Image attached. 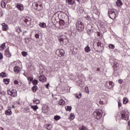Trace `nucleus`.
<instances>
[{
    "label": "nucleus",
    "mask_w": 130,
    "mask_h": 130,
    "mask_svg": "<svg viewBox=\"0 0 130 130\" xmlns=\"http://www.w3.org/2000/svg\"><path fill=\"white\" fill-rule=\"evenodd\" d=\"M39 25L42 28H45V27H46V24L45 23H41Z\"/></svg>",
    "instance_id": "nucleus-30"
},
{
    "label": "nucleus",
    "mask_w": 130,
    "mask_h": 130,
    "mask_svg": "<svg viewBox=\"0 0 130 130\" xmlns=\"http://www.w3.org/2000/svg\"><path fill=\"white\" fill-rule=\"evenodd\" d=\"M66 2L68 5H72L75 4V0H66Z\"/></svg>",
    "instance_id": "nucleus-15"
},
{
    "label": "nucleus",
    "mask_w": 130,
    "mask_h": 130,
    "mask_svg": "<svg viewBox=\"0 0 130 130\" xmlns=\"http://www.w3.org/2000/svg\"><path fill=\"white\" fill-rule=\"evenodd\" d=\"M76 84L79 86V87H84L85 84L84 82L82 80H79L78 81L76 82Z\"/></svg>",
    "instance_id": "nucleus-11"
},
{
    "label": "nucleus",
    "mask_w": 130,
    "mask_h": 130,
    "mask_svg": "<svg viewBox=\"0 0 130 130\" xmlns=\"http://www.w3.org/2000/svg\"><path fill=\"white\" fill-rule=\"evenodd\" d=\"M99 103H100V104H103L104 102L100 100L99 101Z\"/></svg>",
    "instance_id": "nucleus-53"
},
{
    "label": "nucleus",
    "mask_w": 130,
    "mask_h": 130,
    "mask_svg": "<svg viewBox=\"0 0 130 130\" xmlns=\"http://www.w3.org/2000/svg\"><path fill=\"white\" fill-rule=\"evenodd\" d=\"M64 103H66V102H64V101H63V100L61 99L59 102V105H63V104H64Z\"/></svg>",
    "instance_id": "nucleus-31"
},
{
    "label": "nucleus",
    "mask_w": 130,
    "mask_h": 130,
    "mask_svg": "<svg viewBox=\"0 0 130 130\" xmlns=\"http://www.w3.org/2000/svg\"><path fill=\"white\" fill-rule=\"evenodd\" d=\"M93 117L95 119H100L102 117V110H96L93 112Z\"/></svg>",
    "instance_id": "nucleus-4"
},
{
    "label": "nucleus",
    "mask_w": 130,
    "mask_h": 130,
    "mask_svg": "<svg viewBox=\"0 0 130 130\" xmlns=\"http://www.w3.org/2000/svg\"><path fill=\"white\" fill-rule=\"evenodd\" d=\"M56 54L59 57H61L64 55V50L62 49H59L56 51Z\"/></svg>",
    "instance_id": "nucleus-7"
},
{
    "label": "nucleus",
    "mask_w": 130,
    "mask_h": 130,
    "mask_svg": "<svg viewBox=\"0 0 130 130\" xmlns=\"http://www.w3.org/2000/svg\"><path fill=\"white\" fill-rule=\"evenodd\" d=\"M80 13H83V12H84V10H80Z\"/></svg>",
    "instance_id": "nucleus-57"
},
{
    "label": "nucleus",
    "mask_w": 130,
    "mask_h": 130,
    "mask_svg": "<svg viewBox=\"0 0 130 130\" xmlns=\"http://www.w3.org/2000/svg\"><path fill=\"white\" fill-rule=\"evenodd\" d=\"M75 97L77 99H80V98L82 97V93H76L75 94Z\"/></svg>",
    "instance_id": "nucleus-19"
},
{
    "label": "nucleus",
    "mask_w": 130,
    "mask_h": 130,
    "mask_svg": "<svg viewBox=\"0 0 130 130\" xmlns=\"http://www.w3.org/2000/svg\"><path fill=\"white\" fill-rule=\"evenodd\" d=\"M7 3H8L7 0H3L1 2L2 8L5 9V8H6V5H7Z\"/></svg>",
    "instance_id": "nucleus-13"
},
{
    "label": "nucleus",
    "mask_w": 130,
    "mask_h": 130,
    "mask_svg": "<svg viewBox=\"0 0 130 130\" xmlns=\"http://www.w3.org/2000/svg\"><path fill=\"white\" fill-rule=\"evenodd\" d=\"M1 59H3V53H0V60Z\"/></svg>",
    "instance_id": "nucleus-52"
},
{
    "label": "nucleus",
    "mask_w": 130,
    "mask_h": 130,
    "mask_svg": "<svg viewBox=\"0 0 130 130\" xmlns=\"http://www.w3.org/2000/svg\"><path fill=\"white\" fill-rule=\"evenodd\" d=\"M30 107L33 109V110H34V111H37V109H38V106H37V105L35 106L31 105Z\"/></svg>",
    "instance_id": "nucleus-18"
},
{
    "label": "nucleus",
    "mask_w": 130,
    "mask_h": 130,
    "mask_svg": "<svg viewBox=\"0 0 130 130\" xmlns=\"http://www.w3.org/2000/svg\"><path fill=\"white\" fill-rule=\"evenodd\" d=\"M6 54H8V53H10V50H9V49H6L5 50Z\"/></svg>",
    "instance_id": "nucleus-45"
},
{
    "label": "nucleus",
    "mask_w": 130,
    "mask_h": 130,
    "mask_svg": "<svg viewBox=\"0 0 130 130\" xmlns=\"http://www.w3.org/2000/svg\"><path fill=\"white\" fill-rule=\"evenodd\" d=\"M49 86V83H47L46 85V87L47 89H48V86Z\"/></svg>",
    "instance_id": "nucleus-54"
},
{
    "label": "nucleus",
    "mask_w": 130,
    "mask_h": 130,
    "mask_svg": "<svg viewBox=\"0 0 130 130\" xmlns=\"http://www.w3.org/2000/svg\"><path fill=\"white\" fill-rule=\"evenodd\" d=\"M36 8H38V7H39V4H36Z\"/></svg>",
    "instance_id": "nucleus-55"
},
{
    "label": "nucleus",
    "mask_w": 130,
    "mask_h": 130,
    "mask_svg": "<svg viewBox=\"0 0 130 130\" xmlns=\"http://www.w3.org/2000/svg\"><path fill=\"white\" fill-rule=\"evenodd\" d=\"M12 108H15V106L13 105Z\"/></svg>",
    "instance_id": "nucleus-62"
},
{
    "label": "nucleus",
    "mask_w": 130,
    "mask_h": 130,
    "mask_svg": "<svg viewBox=\"0 0 130 130\" xmlns=\"http://www.w3.org/2000/svg\"><path fill=\"white\" fill-rule=\"evenodd\" d=\"M21 54L23 56H24V57H26V56L28 55V53H27V52L23 51L22 52Z\"/></svg>",
    "instance_id": "nucleus-32"
},
{
    "label": "nucleus",
    "mask_w": 130,
    "mask_h": 130,
    "mask_svg": "<svg viewBox=\"0 0 130 130\" xmlns=\"http://www.w3.org/2000/svg\"><path fill=\"white\" fill-rule=\"evenodd\" d=\"M5 114L7 115H11L12 114V111L10 109H8L5 111Z\"/></svg>",
    "instance_id": "nucleus-21"
},
{
    "label": "nucleus",
    "mask_w": 130,
    "mask_h": 130,
    "mask_svg": "<svg viewBox=\"0 0 130 130\" xmlns=\"http://www.w3.org/2000/svg\"><path fill=\"white\" fill-rule=\"evenodd\" d=\"M123 82V81L122 80H121V79H120V80H119V81H118V83H119V84H122Z\"/></svg>",
    "instance_id": "nucleus-49"
},
{
    "label": "nucleus",
    "mask_w": 130,
    "mask_h": 130,
    "mask_svg": "<svg viewBox=\"0 0 130 130\" xmlns=\"http://www.w3.org/2000/svg\"><path fill=\"white\" fill-rule=\"evenodd\" d=\"M116 4L117 7H120L121 6H122V2H121V1L120 0H117L116 2Z\"/></svg>",
    "instance_id": "nucleus-20"
},
{
    "label": "nucleus",
    "mask_w": 130,
    "mask_h": 130,
    "mask_svg": "<svg viewBox=\"0 0 130 130\" xmlns=\"http://www.w3.org/2000/svg\"><path fill=\"white\" fill-rule=\"evenodd\" d=\"M98 36H100V32H98Z\"/></svg>",
    "instance_id": "nucleus-59"
},
{
    "label": "nucleus",
    "mask_w": 130,
    "mask_h": 130,
    "mask_svg": "<svg viewBox=\"0 0 130 130\" xmlns=\"http://www.w3.org/2000/svg\"><path fill=\"white\" fill-rule=\"evenodd\" d=\"M39 80L40 81V82H42V83H44L45 82H46V77H45V76H40L39 77Z\"/></svg>",
    "instance_id": "nucleus-9"
},
{
    "label": "nucleus",
    "mask_w": 130,
    "mask_h": 130,
    "mask_svg": "<svg viewBox=\"0 0 130 130\" xmlns=\"http://www.w3.org/2000/svg\"><path fill=\"white\" fill-rule=\"evenodd\" d=\"M4 83H5L6 85H8L10 83V79H6L3 80Z\"/></svg>",
    "instance_id": "nucleus-29"
},
{
    "label": "nucleus",
    "mask_w": 130,
    "mask_h": 130,
    "mask_svg": "<svg viewBox=\"0 0 130 130\" xmlns=\"http://www.w3.org/2000/svg\"><path fill=\"white\" fill-rule=\"evenodd\" d=\"M76 1H77V2H80V0H76Z\"/></svg>",
    "instance_id": "nucleus-64"
},
{
    "label": "nucleus",
    "mask_w": 130,
    "mask_h": 130,
    "mask_svg": "<svg viewBox=\"0 0 130 130\" xmlns=\"http://www.w3.org/2000/svg\"><path fill=\"white\" fill-rule=\"evenodd\" d=\"M32 80H33V79H30L29 81L30 82H32Z\"/></svg>",
    "instance_id": "nucleus-61"
},
{
    "label": "nucleus",
    "mask_w": 130,
    "mask_h": 130,
    "mask_svg": "<svg viewBox=\"0 0 130 130\" xmlns=\"http://www.w3.org/2000/svg\"><path fill=\"white\" fill-rule=\"evenodd\" d=\"M39 7H40V8H41V7H42V5H41V4H40V5H39Z\"/></svg>",
    "instance_id": "nucleus-63"
},
{
    "label": "nucleus",
    "mask_w": 130,
    "mask_h": 130,
    "mask_svg": "<svg viewBox=\"0 0 130 130\" xmlns=\"http://www.w3.org/2000/svg\"><path fill=\"white\" fill-rule=\"evenodd\" d=\"M127 102H128V99H127V98H124L123 99V104H126V103H127Z\"/></svg>",
    "instance_id": "nucleus-25"
},
{
    "label": "nucleus",
    "mask_w": 130,
    "mask_h": 130,
    "mask_svg": "<svg viewBox=\"0 0 130 130\" xmlns=\"http://www.w3.org/2000/svg\"><path fill=\"white\" fill-rule=\"evenodd\" d=\"M76 26L79 32H82V31H83L85 28V25H84V23L81 21H78L76 22Z\"/></svg>",
    "instance_id": "nucleus-2"
},
{
    "label": "nucleus",
    "mask_w": 130,
    "mask_h": 130,
    "mask_svg": "<svg viewBox=\"0 0 130 130\" xmlns=\"http://www.w3.org/2000/svg\"><path fill=\"white\" fill-rule=\"evenodd\" d=\"M114 86V83L112 81H107L105 83V87H106L105 90L107 89H113Z\"/></svg>",
    "instance_id": "nucleus-6"
},
{
    "label": "nucleus",
    "mask_w": 130,
    "mask_h": 130,
    "mask_svg": "<svg viewBox=\"0 0 130 130\" xmlns=\"http://www.w3.org/2000/svg\"><path fill=\"white\" fill-rule=\"evenodd\" d=\"M12 97H16L17 96V90L16 89H12Z\"/></svg>",
    "instance_id": "nucleus-14"
},
{
    "label": "nucleus",
    "mask_w": 130,
    "mask_h": 130,
    "mask_svg": "<svg viewBox=\"0 0 130 130\" xmlns=\"http://www.w3.org/2000/svg\"><path fill=\"white\" fill-rule=\"evenodd\" d=\"M8 95H10V96L12 97V91L10 90H8Z\"/></svg>",
    "instance_id": "nucleus-43"
},
{
    "label": "nucleus",
    "mask_w": 130,
    "mask_h": 130,
    "mask_svg": "<svg viewBox=\"0 0 130 130\" xmlns=\"http://www.w3.org/2000/svg\"><path fill=\"white\" fill-rule=\"evenodd\" d=\"M24 21L25 22V23H26V24L27 23H30V18H25L24 19Z\"/></svg>",
    "instance_id": "nucleus-35"
},
{
    "label": "nucleus",
    "mask_w": 130,
    "mask_h": 130,
    "mask_svg": "<svg viewBox=\"0 0 130 130\" xmlns=\"http://www.w3.org/2000/svg\"><path fill=\"white\" fill-rule=\"evenodd\" d=\"M46 128L48 130H51L52 129V125L51 124H47Z\"/></svg>",
    "instance_id": "nucleus-27"
},
{
    "label": "nucleus",
    "mask_w": 130,
    "mask_h": 130,
    "mask_svg": "<svg viewBox=\"0 0 130 130\" xmlns=\"http://www.w3.org/2000/svg\"><path fill=\"white\" fill-rule=\"evenodd\" d=\"M129 113L127 111V110H123L121 112V117L122 119H124V120H128V118H129Z\"/></svg>",
    "instance_id": "nucleus-3"
},
{
    "label": "nucleus",
    "mask_w": 130,
    "mask_h": 130,
    "mask_svg": "<svg viewBox=\"0 0 130 130\" xmlns=\"http://www.w3.org/2000/svg\"><path fill=\"white\" fill-rule=\"evenodd\" d=\"M14 71L16 74H19L21 72V68L19 66H15L14 68Z\"/></svg>",
    "instance_id": "nucleus-8"
},
{
    "label": "nucleus",
    "mask_w": 130,
    "mask_h": 130,
    "mask_svg": "<svg viewBox=\"0 0 130 130\" xmlns=\"http://www.w3.org/2000/svg\"><path fill=\"white\" fill-rule=\"evenodd\" d=\"M84 50H85V52H87L88 53L90 52V51H91V48H90V47H89V45H87L85 48Z\"/></svg>",
    "instance_id": "nucleus-17"
},
{
    "label": "nucleus",
    "mask_w": 130,
    "mask_h": 130,
    "mask_svg": "<svg viewBox=\"0 0 130 130\" xmlns=\"http://www.w3.org/2000/svg\"><path fill=\"white\" fill-rule=\"evenodd\" d=\"M16 30L18 32V33H21V32H22V29H21V27L19 26H17L16 27Z\"/></svg>",
    "instance_id": "nucleus-26"
},
{
    "label": "nucleus",
    "mask_w": 130,
    "mask_h": 130,
    "mask_svg": "<svg viewBox=\"0 0 130 130\" xmlns=\"http://www.w3.org/2000/svg\"><path fill=\"white\" fill-rule=\"evenodd\" d=\"M66 110L67 111H71L72 110V107L71 106H67L66 108Z\"/></svg>",
    "instance_id": "nucleus-38"
},
{
    "label": "nucleus",
    "mask_w": 130,
    "mask_h": 130,
    "mask_svg": "<svg viewBox=\"0 0 130 130\" xmlns=\"http://www.w3.org/2000/svg\"><path fill=\"white\" fill-rule=\"evenodd\" d=\"M24 112L25 113H28V112H30V109L28 108H25L24 110Z\"/></svg>",
    "instance_id": "nucleus-33"
},
{
    "label": "nucleus",
    "mask_w": 130,
    "mask_h": 130,
    "mask_svg": "<svg viewBox=\"0 0 130 130\" xmlns=\"http://www.w3.org/2000/svg\"><path fill=\"white\" fill-rule=\"evenodd\" d=\"M14 83L15 85H19V82H18L17 80H15Z\"/></svg>",
    "instance_id": "nucleus-46"
},
{
    "label": "nucleus",
    "mask_w": 130,
    "mask_h": 130,
    "mask_svg": "<svg viewBox=\"0 0 130 130\" xmlns=\"http://www.w3.org/2000/svg\"><path fill=\"white\" fill-rule=\"evenodd\" d=\"M86 20H87V21H91V18H90V16H87L85 17Z\"/></svg>",
    "instance_id": "nucleus-44"
},
{
    "label": "nucleus",
    "mask_w": 130,
    "mask_h": 130,
    "mask_svg": "<svg viewBox=\"0 0 130 130\" xmlns=\"http://www.w3.org/2000/svg\"><path fill=\"white\" fill-rule=\"evenodd\" d=\"M96 44H97L98 47H99V46L101 47V46L102 45V44L101 43V42L99 41L96 43Z\"/></svg>",
    "instance_id": "nucleus-42"
},
{
    "label": "nucleus",
    "mask_w": 130,
    "mask_h": 130,
    "mask_svg": "<svg viewBox=\"0 0 130 130\" xmlns=\"http://www.w3.org/2000/svg\"><path fill=\"white\" fill-rule=\"evenodd\" d=\"M114 75L115 76H117L118 75V70L120 69V67H119V63H117V62H114Z\"/></svg>",
    "instance_id": "nucleus-5"
},
{
    "label": "nucleus",
    "mask_w": 130,
    "mask_h": 130,
    "mask_svg": "<svg viewBox=\"0 0 130 130\" xmlns=\"http://www.w3.org/2000/svg\"><path fill=\"white\" fill-rule=\"evenodd\" d=\"M60 118H61L60 116L58 115H56L54 117V119L56 121L59 120Z\"/></svg>",
    "instance_id": "nucleus-28"
},
{
    "label": "nucleus",
    "mask_w": 130,
    "mask_h": 130,
    "mask_svg": "<svg viewBox=\"0 0 130 130\" xmlns=\"http://www.w3.org/2000/svg\"><path fill=\"white\" fill-rule=\"evenodd\" d=\"M2 30L3 31H7L8 28H9L8 25H7L5 23H3L2 24Z\"/></svg>",
    "instance_id": "nucleus-12"
},
{
    "label": "nucleus",
    "mask_w": 130,
    "mask_h": 130,
    "mask_svg": "<svg viewBox=\"0 0 130 130\" xmlns=\"http://www.w3.org/2000/svg\"><path fill=\"white\" fill-rule=\"evenodd\" d=\"M70 117H71L72 119H74V118H75V116L71 114Z\"/></svg>",
    "instance_id": "nucleus-47"
},
{
    "label": "nucleus",
    "mask_w": 130,
    "mask_h": 130,
    "mask_svg": "<svg viewBox=\"0 0 130 130\" xmlns=\"http://www.w3.org/2000/svg\"><path fill=\"white\" fill-rule=\"evenodd\" d=\"M118 107H120L122 105L121 103H120V102H118Z\"/></svg>",
    "instance_id": "nucleus-48"
},
{
    "label": "nucleus",
    "mask_w": 130,
    "mask_h": 130,
    "mask_svg": "<svg viewBox=\"0 0 130 130\" xmlns=\"http://www.w3.org/2000/svg\"><path fill=\"white\" fill-rule=\"evenodd\" d=\"M61 41H62V42L63 43H65V44H67V43H69V40H68L67 38H61Z\"/></svg>",
    "instance_id": "nucleus-16"
},
{
    "label": "nucleus",
    "mask_w": 130,
    "mask_h": 130,
    "mask_svg": "<svg viewBox=\"0 0 130 130\" xmlns=\"http://www.w3.org/2000/svg\"><path fill=\"white\" fill-rule=\"evenodd\" d=\"M108 15L109 18L112 19V20H114V19L117 17V14L115 13V10H114L113 8L109 9Z\"/></svg>",
    "instance_id": "nucleus-1"
},
{
    "label": "nucleus",
    "mask_w": 130,
    "mask_h": 130,
    "mask_svg": "<svg viewBox=\"0 0 130 130\" xmlns=\"http://www.w3.org/2000/svg\"><path fill=\"white\" fill-rule=\"evenodd\" d=\"M16 104H20V102H19V101H16Z\"/></svg>",
    "instance_id": "nucleus-58"
},
{
    "label": "nucleus",
    "mask_w": 130,
    "mask_h": 130,
    "mask_svg": "<svg viewBox=\"0 0 130 130\" xmlns=\"http://www.w3.org/2000/svg\"><path fill=\"white\" fill-rule=\"evenodd\" d=\"M96 70L98 71V72H99V71H100V68H98L96 69Z\"/></svg>",
    "instance_id": "nucleus-56"
},
{
    "label": "nucleus",
    "mask_w": 130,
    "mask_h": 130,
    "mask_svg": "<svg viewBox=\"0 0 130 130\" xmlns=\"http://www.w3.org/2000/svg\"><path fill=\"white\" fill-rule=\"evenodd\" d=\"M0 77H1V78H5L6 77H7V73H5V72H2L0 74Z\"/></svg>",
    "instance_id": "nucleus-24"
},
{
    "label": "nucleus",
    "mask_w": 130,
    "mask_h": 130,
    "mask_svg": "<svg viewBox=\"0 0 130 130\" xmlns=\"http://www.w3.org/2000/svg\"><path fill=\"white\" fill-rule=\"evenodd\" d=\"M7 54H8L9 57H11L12 56V54H11V52H10V51H9V53H8Z\"/></svg>",
    "instance_id": "nucleus-50"
},
{
    "label": "nucleus",
    "mask_w": 130,
    "mask_h": 130,
    "mask_svg": "<svg viewBox=\"0 0 130 130\" xmlns=\"http://www.w3.org/2000/svg\"><path fill=\"white\" fill-rule=\"evenodd\" d=\"M93 32H94V31H93V29H89L87 30V33L88 34H89V35H91V34H92Z\"/></svg>",
    "instance_id": "nucleus-34"
},
{
    "label": "nucleus",
    "mask_w": 130,
    "mask_h": 130,
    "mask_svg": "<svg viewBox=\"0 0 130 130\" xmlns=\"http://www.w3.org/2000/svg\"><path fill=\"white\" fill-rule=\"evenodd\" d=\"M0 130H4V128H3V127H0Z\"/></svg>",
    "instance_id": "nucleus-60"
},
{
    "label": "nucleus",
    "mask_w": 130,
    "mask_h": 130,
    "mask_svg": "<svg viewBox=\"0 0 130 130\" xmlns=\"http://www.w3.org/2000/svg\"><path fill=\"white\" fill-rule=\"evenodd\" d=\"M33 85H37L38 84V81L36 79L32 80Z\"/></svg>",
    "instance_id": "nucleus-36"
},
{
    "label": "nucleus",
    "mask_w": 130,
    "mask_h": 130,
    "mask_svg": "<svg viewBox=\"0 0 130 130\" xmlns=\"http://www.w3.org/2000/svg\"><path fill=\"white\" fill-rule=\"evenodd\" d=\"M33 103L35 104H39L40 103V101L38 99L34 98V101H33Z\"/></svg>",
    "instance_id": "nucleus-22"
},
{
    "label": "nucleus",
    "mask_w": 130,
    "mask_h": 130,
    "mask_svg": "<svg viewBox=\"0 0 130 130\" xmlns=\"http://www.w3.org/2000/svg\"><path fill=\"white\" fill-rule=\"evenodd\" d=\"M2 48H3V49H5L6 48V43H3L1 45Z\"/></svg>",
    "instance_id": "nucleus-40"
},
{
    "label": "nucleus",
    "mask_w": 130,
    "mask_h": 130,
    "mask_svg": "<svg viewBox=\"0 0 130 130\" xmlns=\"http://www.w3.org/2000/svg\"><path fill=\"white\" fill-rule=\"evenodd\" d=\"M16 8L19 10V11H23L24 10V7L23 6V5L22 4H17L16 5Z\"/></svg>",
    "instance_id": "nucleus-10"
},
{
    "label": "nucleus",
    "mask_w": 130,
    "mask_h": 130,
    "mask_svg": "<svg viewBox=\"0 0 130 130\" xmlns=\"http://www.w3.org/2000/svg\"><path fill=\"white\" fill-rule=\"evenodd\" d=\"M32 91L35 93V92H36L37 90H38V86H37V85L34 86L32 87Z\"/></svg>",
    "instance_id": "nucleus-23"
},
{
    "label": "nucleus",
    "mask_w": 130,
    "mask_h": 130,
    "mask_svg": "<svg viewBox=\"0 0 130 130\" xmlns=\"http://www.w3.org/2000/svg\"><path fill=\"white\" fill-rule=\"evenodd\" d=\"M80 130H89L87 127L84 126H82L80 128Z\"/></svg>",
    "instance_id": "nucleus-37"
},
{
    "label": "nucleus",
    "mask_w": 130,
    "mask_h": 130,
    "mask_svg": "<svg viewBox=\"0 0 130 130\" xmlns=\"http://www.w3.org/2000/svg\"><path fill=\"white\" fill-rule=\"evenodd\" d=\"M109 48H111V49H114V45H113V44H110L109 45Z\"/></svg>",
    "instance_id": "nucleus-39"
},
{
    "label": "nucleus",
    "mask_w": 130,
    "mask_h": 130,
    "mask_svg": "<svg viewBox=\"0 0 130 130\" xmlns=\"http://www.w3.org/2000/svg\"><path fill=\"white\" fill-rule=\"evenodd\" d=\"M73 52H74V54H76L77 52H78V49L74 48L73 49Z\"/></svg>",
    "instance_id": "nucleus-41"
},
{
    "label": "nucleus",
    "mask_w": 130,
    "mask_h": 130,
    "mask_svg": "<svg viewBox=\"0 0 130 130\" xmlns=\"http://www.w3.org/2000/svg\"><path fill=\"white\" fill-rule=\"evenodd\" d=\"M35 37H36V38H39V34H36L35 35Z\"/></svg>",
    "instance_id": "nucleus-51"
}]
</instances>
